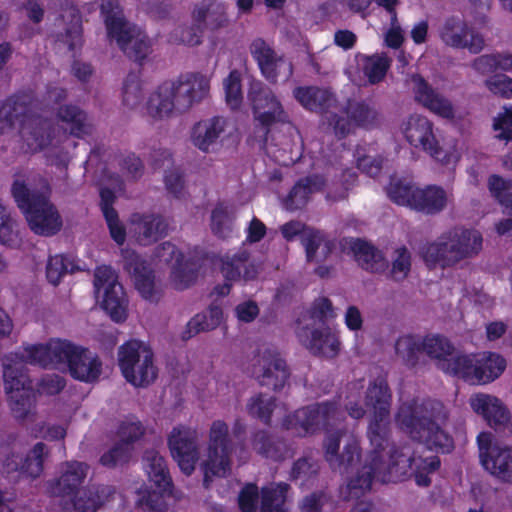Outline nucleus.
Wrapping results in <instances>:
<instances>
[{"instance_id":"8fccbe9b","label":"nucleus","mask_w":512,"mask_h":512,"mask_svg":"<svg viewBox=\"0 0 512 512\" xmlns=\"http://www.w3.org/2000/svg\"><path fill=\"white\" fill-rule=\"evenodd\" d=\"M422 349L429 357L438 360L440 367L442 362H448L455 352V347L449 339L441 335L425 337Z\"/></svg>"},{"instance_id":"bb28decb","label":"nucleus","mask_w":512,"mask_h":512,"mask_svg":"<svg viewBox=\"0 0 512 512\" xmlns=\"http://www.w3.org/2000/svg\"><path fill=\"white\" fill-rule=\"evenodd\" d=\"M226 126L227 120L222 116L201 120L193 126L192 143L203 152H211Z\"/></svg>"},{"instance_id":"774afa93","label":"nucleus","mask_w":512,"mask_h":512,"mask_svg":"<svg viewBox=\"0 0 512 512\" xmlns=\"http://www.w3.org/2000/svg\"><path fill=\"white\" fill-rule=\"evenodd\" d=\"M390 61L385 56H373L367 60L364 68L365 75L371 84L379 83L385 77Z\"/></svg>"},{"instance_id":"58836bf2","label":"nucleus","mask_w":512,"mask_h":512,"mask_svg":"<svg viewBox=\"0 0 512 512\" xmlns=\"http://www.w3.org/2000/svg\"><path fill=\"white\" fill-rule=\"evenodd\" d=\"M56 343H64V340H51L48 344H35L27 345L21 354L23 362L25 364L40 365L44 368L51 366L55 369H59L58 357L53 352V346Z\"/></svg>"},{"instance_id":"f704fd0d","label":"nucleus","mask_w":512,"mask_h":512,"mask_svg":"<svg viewBox=\"0 0 512 512\" xmlns=\"http://www.w3.org/2000/svg\"><path fill=\"white\" fill-rule=\"evenodd\" d=\"M144 468L155 486L162 491H169L172 479L165 458L155 449H148L143 454Z\"/></svg>"},{"instance_id":"de8ad7c7","label":"nucleus","mask_w":512,"mask_h":512,"mask_svg":"<svg viewBox=\"0 0 512 512\" xmlns=\"http://www.w3.org/2000/svg\"><path fill=\"white\" fill-rule=\"evenodd\" d=\"M194 20L212 31L226 26L228 22L224 7L217 3L197 8L194 11Z\"/></svg>"},{"instance_id":"0e129e2a","label":"nucleus","mask_w":512,"mask_h":512,"mask_svg":"<svg viewBox=\"0 0 512 512\" xmlns=\"http://www.w3.org/2000/svg\"><path fill=\"white\" fill-rule=\"evenodd\" d=\"M142 98L139 76L136 73L128 74L123 85V103L129 108H134L140 104Z\"/></svg>"},{"instance_id":"9b49d317","label":"nucleus","mask_w":512,"mask_h":512,"mask_svg":"<svg viewBox=\"0 0 512 512\" xmlns=\"http://www.w3.org/2000/svg\"><path fill=\"white\" fill-rule=\"evenodd\" d=\"M94 287L97 298L102 292L101 307L114 321H124L128 301L115 271L109 266L98 267L94 273Z\"/></svg>"},{"instance_id":"dca6fc26","label":"nucleus","mask_w":512,"mask_h":512,"mask_svg":"<svg viewBox=\"0 0 512 512\" xmlns=\"http://www.w3.org/2000/svg\"><path fill=\"white\" fill-rule=\"evenodd\" d=\"M198 432L190 427L178 425L168 435L167 444L171 456L181 471L191 475L199 460Z\"/></svg>"},{"instance_id":"3c124183","label":"nucleus","mask_w":512,"mask_h":512,"mask_svg":"<svg viewBox=\"0 0 512 512\" xmlns=\"http://www.w3.org/2000/svg\"><path fill=\"white\" fill-rule=\"evenodd\" d=\"M377 478L372 459L365 464L357 475L350 479L347 484L348 499L359 498L366 491L370 490L372 479Z\"/></svg>"},{"instance_id":"a19ab883","label":"nucleus","mask_w":512,"mask_h":512,"mask_svg":"<svg viewBox=\"0 0 512 512\" xmlns=\"http://www.w3.org/2000/svg\"><path fill=\"white\" fill-rule=\"evenodd\" d=\"M302 244L305 247L308 262H324L332 252V243L319 231L307 230L302 235Z\"/></svg>"},{"instance_id":"f257e3e1","label":"nucleus","mask_w":512,"mask_h":512,"mask_svg":"<svg viewBox=\"0 0 512 512\" xmlns=\"http://www.w3.org/2000/svg\"><path fill=\"white\" fill-rule=\"evenodd\" d=\"M210 90V80L201 73H186L158 86L147 102V113L156 120L170 117L174 112L188 111L201 102Z\"/></svg>"},{"instance_id":"e2e57ef3","label":"nucleus","mask_w":512,"mask_h":512,"mask_svg":"<svg viewBox=\"0 0 512 512\" xmlns=\"http://www.w3.org/2000/svg\"><path fill=\"white\" fill-rule=\"evenodd\" d=\"M162 492L160 489L159 491L139 490L137 506L144 512H166L167 506Z\"/></svg>"},{"instance_id":"6e6d98bb","label":"nucleus","mask_w":512,"mask_h":512,"mask_svg":"<svg viewBox=\"0 0 512 512\" xmlns=\"http://www.w3.org/2000/svg\"><path fill=\"white\" fill-rule=\"evenodd\" d=\"M275 401L276 399L274 397L259 393L248 400L246 405L247 412L252 417H255L269 425L272 412L276 407Z\"/></svg>"},{"instance_id":"5fc2aeb1","label":"nucleus","mask_w":512,"mask_h":512,"mask_svg":"<svg viewBox=\"0 0 512 512\" xmlns=\"http://www.w3.org/2000/svg\"><path fill=\"white\" fill-rule=\"evenodd\" d=\"M50 450L43 442L36 443L26 457H23L24 475L33 479L43 472V463L49 456Z\"/></svg>"},{"instance_id":"69168bd1","label":"nucleus","mask_w":512,"mask_h":512,"mask_svg":"<svg viewBox=\"0 0 512 512\" xmlns=\"http://www.w3.org/2000/svg\"><path fill=\"white\" fill-rule=\"evenodd\" d=\"M443 426H437L429 431V435L423 438H412L413 440L424 442L430 448L439 449L443 453H449L453 447V439L443 429Z\"/></svg>"},{"instance_id":"e433bc0d","label":"nucleus","mask_w":512,"mask_h":512,"mask_svg":"<svg viewBox=\"0 0 512 512\" xmlns=\"http://www.w3.org/2000/svg\"><path fill=\"white\" fill-rule=\"evenodd\" d=\"M416 197L412 202V209L427 214H435L442 211L447 204L446 192L438 186H428L424 189H416Z\"/></svg>"},{"instance_id":"2f4dec72","label":"nucleus","mask_w":512,"mask_h":512,"mask_svg":"<svg viewBox=\"0 0 512 512\" xmlns=\"http://www.w3.org/2000/svg\"><path fill=\"white\" fill-rule=\"evenodd\" d=\"M303 147L300 133L290 128L286 134L277 139V142L273 145L272 154L279 164L290 166L301 159Z\"/></svg>"},{"instance_id":"cd10ccee","label":"nucleus","mask_w":512,"mask_h":512,"mask_svg":"<svg viewBox=\"0 0 512 512\" xmlns=\"http://www.w3.org/2000/svg\"><path fill=\"white\" fill-rule=\"evenodd\" d=\"M252 446L258 454L273 461H283L291 456V449L286 441L281 436L266 430L254 433Z\"/></svg>"},{"instance_id":"7c9ffc66","label":"nucleus","mask_w":512,"mask_h":512,"mask_svg":"<svg viewBox=\"0 0 512 512\" xmlns=\"http://www.w3.org/2000/svg\"><path fill=\"white\" fill-rule=\"evenodd\" d=\"M3 369L4 389L6 392L31 386V381L25 372V363L18 352H11L1 358Z\"/></svg>"},{"instance_id":"f03ea898","label":"nucleus","mask_w":512,"mask_h":512,"mask_svg":"<svg viewBox=\"0 0 512 512\" xmlns=\"http://www.w3.org/2000/svg\"><path fill=\"white\" fill-rule=\"evenodd\" d=\"M11 192L34 233L52 236L61 230L62 218L46 192L32 188L23 176H18L14 180Z\"/></svg>"},{"instance_id":"b1692460","label":"nucleus","mask_w":512,"mask_h":512,"mask_svg":"<svg viewBox=\"0 0 512 512\" xmlns=\"http://www.w3.org/2000/svg\"><path fill=\"white\" fill-rule=\"evenodd\" d=\"M110 37L117 41L121 50L132 60L138 63L151 53V43L135 25L128 23Z\"/></svg>"},{"instance_id":"aec40b11","label":"nucleus","mask_w":512,"mask_h":512,"mask_svg":"<svg viewBox=\"0 0 512 512\" xmlns=\"http://www.w3.org/2000/svg\"><path fill=\"white\" fill-rule=\"evenodd\" d=\"M470 405L496 432L504 436L512 434L510 413L498 398L488 394H476L470 399Z\"/></svg>"},{"instance_id":"864d4df0","label":"nucleus","mask_w":512,"mask_h":512,"mask_svg":"<svg viewBox=\"0 0 512 512\" xmlns=\"http://www.w3.org/2000/svg\"><path fill=\"white\" fill-rule=\"evenodd\" d=\"M58 117L70 125L71 135L80 137L89 132L90 126L86 122V114L76 106H61L58 110Z\"/></svg>"},{"instance_id":"79ce46f5","label":"nucleus","mask_w":512,"mask_h":512,"mask_svg":"<svg viewBox=\"0 0 512 512\" xmlns=\"http://www.w3.org/2000/svg\"><path fill=\"white\" fill-rule=\"evenodd\" d=\"M294 96L305 108L311 111H322L334 101L329 90L316 86L296 88Z\"/></svg>"},{"instance_id":"ddd939ff","label":"nucleus","mask_w":512,"mask_h":512,"mask_svg":"<svg viewBox=\"0 0 512 512\" xmlns=\"http://www.w3.org/2000/svg\"><path fill=\"white\" fill-rule=\"evenodd\" d=\"M247 98L255 120L265 129V135L268 134L270 126L287 120L288 116L277 96L263 82H251Z\"/></svg>"},{"instance_id":"4be33fe9","label":"nucleus","mask_w":512,"mask_h":512,"mask_svg":"<svg viewBox=\"0 0 512 512\" xmlns=\"http://www.w3.org/2000/svg\"><path fill=\"white\" fill-rule=\"evenodd\" d=\"M123 267L133 278L136 289L145 299H154L157 287L153 271L146 261L131 249L121 250Z\"/></svg>"},{"instance_id":"4d7b16f0","label":"nucleus","mask_w":512,"mask_h":512,"mask_svg":"<svg viewBox=\"0 0 512 512\" xmlns=\"http://www.w3.org/2000/svg\"><path fill=\"white\" fill-rule=\"evenodd\" d=\"M198 266L195 262L177 260L171 272V281L178 290H184L196 282Z\"/></svg>"},{"instance_id":"09e8293b","label":"nucleus","mask_w":512,"mask_h":512,"mask_svg":"<svg viewBox=\"0 0 512 512\" xmlns=\"http://www.w3.org/2000/svg\"><path fill=\"white\" fill-rule=\"evenodd\" d=\"M6 393L9 395V406L15 418L25 419L32 414L36 399L31 386Z\"/></svg>"},{"instance_id":"a878e982","label":"nucleus","mask_w":512,"mask_h":512,"mask_svg":"<svg viewBox=\"0 0 512 512\" xmlns=\"http://www.w3.org/2000/svg\"><path fill=\"white\" fill-rule=\"evenodd\" d=\"M137 241L149 245L166 235L168 223L161 215L134 213L130 218Z\"/></svg>"},{"instance_id":"13d9d810","label":"nucleus","mask_w":512,"mask_h":512,"mask_svg":"<svg viewBox=\"0 0 512 512\" xmlns=\"http://www.w3.org/2000/svg\"><path fill=\"white\" fill-rule=\"evenodd\" d=\"M101 12L105 18L109 36L129 23L124 19L122 10L116 0H102Z\"/></svg>"},{"instance_id":"f8f14e48","label":"nucleus","mask_w":512,"mask_h":512,"mask_svg":"<svg viewBox=\"0 0 512 512\" xmlns=\"http://www.w3.org/2000/svg\"><path fill=\"white\" fill-rule=\"evenodd\" d=\"M323 446L325 459L334 471L348 473L360 462L358 442L348 434L347 429L337 430L326 436Z\"/></svg>"},{"instance_id":"c9c22d12","label":"nucleus","mask_w":512,"mask_h":512,"mask_svg":"<svg viewBox=\"0 0 512 512\" xmlns=\"http://www.w3.org/2000/svg\"><path fill=\"white\" fill-rule=\"evenodd\" d=\"M351 250L358 265L364 270L378 273L385 271L388 267V262L382 252L366 241L354 240Z\"/></svg>"},{"instance_id":"72a5a7b5","label":"nucleus","mask_w":512,"mask_h":512,"mask_svg":"<svg viewBox=\"0 0 512 512\" xmlns=\"http://www.w3.org/2000/svg\"><path fill=\"white\" fill-rule=\"evenodd\" d=\"M113 493L110 486L88 485L80 494L72 496L71 508L74 512H96Z\"/></svg>"},{"instance_id":"f3484780","label":"nucleus","mask_w":512,"mask_h":512,"mask_svg":"<svg viewBox=\"0 0 512 512\" xmlns=\"http://www.w3.org/2000/svg\"><path fill=\"white\" fill-rule=\"evenodd\" d=\"M442 42L455 49H467L472 54L480 53L486 41L480 33L469 27L462 16L448 17L440 28Z\"/></svg>"},{"instance_id":"a18cd8bd","label":"nucleus","mask_w":512,"mask_h":512,"mask_svg":"<svg viewBox=\"0 0 512 512\" xmlns=\"http://www.w3.org/2000/svg\"><path fill=\"white\" fill-rule=\"evenodd\" d=\"M222 319V310L217 305H211L206 314H197L187 324L183 338L189 339L200 332L210 331L218 327Z\"/></svg>"},{"instance_id":"37998d69","label":"nucleus","mask_w":512,"mask_h":512,"mask_svg":"<svg viewBox=\"0 0 512 512\" xmlns=\"http://www.w3.org/2000/svg\"><path fill=\"white\" fill-rule=\"evenodd\" d=\"M506 368L505 359L499 354L486 352L477 357V384H485L498 378Z\"/></svg>"},{"instance_id":"c756f323","label":"nucleus","mask_w":512,"mask_h":512,"mask_svg":"<svg viewBox=\"0 0 512 512\" xmlns=\"http://www.w3.org/2000/svg\"><path fill=\"white\" fill-rule=\"evenodd\" d=\"M391 398L390 388L384 378H377L370 383L365 393V405L373 410L372 419H389Z\"/></svg>"},{"instance_id":"9d476101","label":"nucleus","mask_w":512,"mask_h":512,"mask_svg":"<svg viewBox=\"0 0 512 512\" xmlns=\"http://www.w3.org/2000/svg\"><path fill=\"white\" fill-rule=\"evenodd\" d=\"M294 418L296 425L307 434L324 430L326 436H329L337 430L346 429L344 413L332 402L317 403L301 408L295 412Z\"/></svg>"},{"instance_id":"6e6552de","label":"nucleus","mask_w":512,"mask_h":512,"mask_svg":"<svg viewBox=\"0 0 512 512\" xmlns=\"http://www.w3.org/2000/svg\"><path fill=\"white\" fill-rule=\"evenodd\" d=\"M53 352L58 357L59 370H68L74 379L90 383L102 372V362L96 354L69 341L54 344Z\"/></svg>"},{"instance_id":"393cba45","label":"nucleus","mask_w":512,"mask_h":512,"mask_svg":"<svg viewBox=\"0 0 512 512\" xmlns=\"http://www.w3.org/2000/svg\"><path fill=\"white\" fill-rule=\"evenodd\" d=\"M415 100L435 114L445 118L454 116L451 102L442 94L435 91L419 74L411 77Z\"/></svg>"},{"instance_id":"680f3d73","label":"nucleus","mask_w":512,"mask_h":512,"mask_svg":"<svg viewBox=\"0 0 512 512\" xmlns=\"http://www.w3.org/2000/svg\"><path fill=\"white\" fill-rule=\"evenodd\" d=\"M224 88L226 103L231 109H238L243 102L241 74L238 70L230 72L229 76L224 80Z\"/></svg>"},{"instance_id":"4468645a","label":"nucleus","mask_w":512,"mask_h":512,"mask_svg":"<svg viewBox=\"0 0 512 512\" xmlns=\"http://www.w3.org/2000/svg\"><path fill=\"white\" fill-rule=\"evenodd\" d=\"M482 466L502 482L512 483V447L492 443V435L482 432L477 437Z\"/></svg>"},{"instance_id":"6ab92c4d","label":"nucleus","mask_w":512,"mask_h":512,"mask_svg":"<svg viewBox=\"0 0 512 512\" xmlns=\"http://www.w3.org/2000/svg\"><path fill=\"white\" fill-rule=\"evenodd\" d=\"M259 383L275 392L281 391L289 383L291 370L281 353L273 348L264 349L258 359Z\"/></svg>"},{"instance_id":"a211bd4d","label":"nucleus","mask_w":512,"mask_h":512,"mask_svg":"<svg viewBox=\"0 0 512 512\" xmlns=\"http://www.w3.org/2000/svg\"><path fill=\"white\" fill-rule=\"evenodd\" d=\"M250 52L262 75L271 83L288 80L293 73L290 61L278 55L264 40L256 39L250 45Z\"/></svg>"},{"instance_id":"4c0bfd02","label":"nucleus","mask_w":512,"mask_h":512,"mask_svg":"<svg viewBox=\"0 0 512 512\" xmlns=\"http://www.w3.org/2000/svg\"><path fill=\"white\" fill-rule=\"evenodd\" d=\"M63 31L57 33V40L74 50L82 44L81 16L75 9L66 10L59 18Z\"/></svg>"},{"instance_id":"c03bdc74","label":"nucleus","mask_w":512,"mask_h":512,"mask_svg":"<svg viewBox=\"0 0 512 512\" xmlns=\"http://www.w3.org/2000/svg\"><path fill=\"white\" fill-rule=\"evenodd\" d=\"M368 435L373 447L369 460L376 455L388 454L395 449L389 442L388 420L371 419Z\"/></svg>"},{"instance_id":"0eeeda50","label":"nucleus","mask_w":512,"mask_h":512,"mask_svg":"<svg viewBox=\"0 0 512 512\" xmlns=\"http://www.w3.org/2000/svg\"><path fill=\"white\" fill-rule=\"evenodd\" d=\"M118 362L124 378L135 387H146L157 378L153 352L143 342L130 340L121 345Z\"/></svg>"},{"instance_id":"39448f33","label":"nucleus","mask_w":512,"mask_h":512,"mask_svg":"<svg viewBox=\"0 0 512 512\" xmlns=\"http://www.w3.org/2000/svg\"><path fill=\"white\" fill-rule=\"evenodd\" d=\"M449 412L438 400L427 399L422 402L413 400L403 403L398 411L397 420L411 438H423L431 429L444 426Z\"/></svg>"},{"instance_id":"bf43d9fd","label":"nucleus","mask_w":512,"mask_h":512,"mask_svg":"<svg viewBox=\"0 0 512 512\" xmlns=\"http://www.w3.org/2000/svg\"><path fill=\"white\" fill-rule=\"evenodd\" d=\"M416 189L410 182L403 179H392L388 187L390 199L399 204L412 208Z\"/></svg>"},{"instance_id":"473e14b6","label":"nucleus","mask_w":512,"mask_h":512,"mask_svg":"<svg viewBox=\"0 0 512 512\" xmlns=\"http://www.w3.org/2000/svg\"><path fill=\"white\" fill-rule=\"evenodd\" d=\"M260 267L249 261V253L241 251L233 257L222 259V273L227 281L243 279L251 281L257 278Z\"/></svg>"},{"instance_id":"ea45409f","label":"nucleus","mask_w":512,"mask_h":512,"mask_svg":"<svg viewBox=\"0 0 512 512\" xmlns=\"http://www.w3.org/2000/svg\"><path fill=\"white\" fill-rule=\"evenodd\" d=\"M477 356L453 353L448 362H442L441 369L458 376L471 384H477Z\"/></svg>"},{"instance_id":"603ef678","label":"nucleus","mask_w":512,"mask_h":512,"mask_svg":"<svg viewBox=\"0 0 512 512\" xmlns=\"http://www.w3.org/2000/svg\"><path fill=\"white\" fill-rule=\"evenodd\" d=\"M346 112L351 121L360 127H370L377 123V110L364 101H350Z\"/></svg>"},{"instance_id":"20e7f679","label":"nucleus","mask_w":512,"mask_h":512,"mask_svg":"<svg viewBox=\"0 0 512 512\" xmlns=\"http://www.w3.org/2000/svg\"><path fill=\"white\" fill-rule=\"evenodd\" d=\"M234 444L229 434L227 423L215 420L208 431L204 459L200 463L203 472V486L208 489L214 478L230 475Z\"/></svg>"},{"instance_id":"c85d7f7f","label":"nucleus","mask_w":512,"mask_h":512,"mask_svg":"<svg viewBox=\"0 0 512 512\" xmlns=\"http://www.w3.org/2000/svg\"><path fill=\"white\" fill-rule=\"evenodd\" d=\"M325 185V180L319 175L307 176L298 180L292 187L282 204L288 211L302 209L308 203L310 196L320 191Z\"/></svg>"},{"instance_id":"338daca9","label":"nucleus","mask_w":512,"mask_h":512,"mask_svg":"<svg viewBox=\"0 0 512 512\" xmlns=\"http://www.w3.org/2000/svg\"><path fill=\"white\" fill-rule=\"evenodd\" d=\"M75 271V266L62 255L50 257L46 267L47 279L53 285H57L63 275Z\"/></svg>"},{"instance_id":"412c9836","label":"nucleus","mask_w":512,"mask_h":512,"mask_svg":"<svg viewBox=\"0 0 512 512\" xmlns=\"http://www.w3.org/2000/svg\"><path fill=\"white\" fill-rule=\"evenodd\" d=\"M90 471V466L81 461H65L60 465L59 476L48 482V490L52 496L72 497L79 493Z\"/></svg>"},{"instance_id":"2eb2a0df","label":"nucleus","mask_w":512,"mask_h":512,"mask_svg":"<svg viewBox=\"0 0 512 512\" xmlns=\"http://www.w3.org/2000/svg\"><path fill=\"white\" fill-rule=\"evenodd\" d=\"M401 129L413 147L427 152L443 164L449 163L450 156L439 146L433 133V124L426 117L411 115L402 123Z\"/></svg>"},{"instance_id":"5701e85b","label":"nucleus","mask_w":512,"mask_h":512,"mask_svg":"<svg viewBox=\"0 0 512 512\" xmlns=\"http://www.w3.org/2000/svg\"><path fill=\"white\" fill-rule=\"evenodd\" d=\"M297 335L313 355L333 358L339 352L340 343L328 327L321 329L301 327L297 331Z\"/></svg>"},{"instance_id":"052dcab7","label":"nucleus","mask_w":512,"mask_h":512,"mask_svg":"<svg viewBox=\"0 0 512 512\" xmlns=\"http://www.w3.org/2000/svg\"><path fill=\"white\" fill-rule=\"evenodd\" d=\"M133 447L123 442H117L109 450L104 452L99 462L108 468H115L118 465H124L130 461Z\"/></svg>"},{"instance_id":"7ed1b4c3","label":"nucleus","mask_w":512,"mask_h":512,"mask_svg":"<svg viewBox=\"0 0 512 512\" xmlns=\"http://www.w3.org/2000/svg\"><path fill=\"white\" fill-rule=\"evenodd\" d=\"M482 242L477 230L454 228L423 247L422 257L428 266L451 267L476 256Z\"/></svg>"},{"instance_id":"49530a36","label":"nucleus","mask_w":512,"mask_h":512,"mask_svg":"<svg viewBox=\"0 0 512 512\" xmlns=\"http://www.w3.org/2000/svg\"><path fill=\"white\" fill-rule=\"evenodd\" d=\"M289 485L286 483L270 484L261 490L260 512H286L284 507Z\"/></svg>"},{"instance_id":"423d86ee","label":"nucleus","mask_w":512,"mask_h":512,"mask_svg":"<svg viewBox=\"0 0 512 512\" xmlns=\"http://www.w3.org/2000/svg\"><path fill=\"white\" fill-rule=\"evenodd\" d=\"M372 463L377 479L382 482H397L412 477L414 467L435 471L440 465V460L438 457H416L407 448H395L388 454L374 456Z\"/></svg>"},{"instance_id":"1a4fd4ad","label":"nucleus","mask_w":512,"mask_h":512,"mask_svg":"<svg viewBox=\"0 0 512 512\" xmlns=\"http://www.w3.org/2000/svg\"><path fill=\"white\" fill-rule=\"evenodd\" d=\"M3 112L10 122L19 120L21 116L20 133L31 152H37L48 146L52 140V123L40 116L25 115V107L21 102L8 101Z\"/></svg>"}]
</instances>
